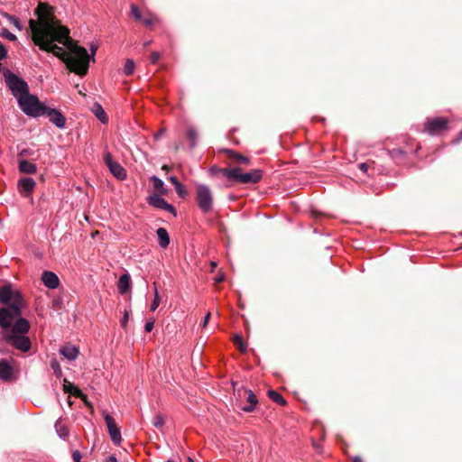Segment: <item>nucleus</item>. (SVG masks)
Listing matches in <instances>:
<instances>
[{"label": "nucleus", "mask_w": 462, "mask_h": 462, "mask_svg": "<svg viewBox=\"0 0 462 462\" xmlns=\"http://www.w3.org/2000/svg\"><path fill=\"white\" fill-rule=\"evenodd\" d=\"M34 14L38 20L29 21L33 43L61 60L69 71L81 77L87 75L88 51L70 38L69 29L55 16L53 7L40 2Z\"/></svg>", "instance_id": "nucleus-1"}, {"label": "nucleus", "mask_w": 462, "mask_h": 462, "mask_svg": "<svg viewBox=\"0 0 462 462\" xmlns=\"http://www.w3.org/2000/svg\"><path fill=\"white\" fill-rule=\"evenodd\" d=\"M0 327H9L12 322L22 317V310L26 307V301L12 283L6 282L0 287Z\"/></svg>", "instance_id": "nucleus-2"}, {"label": "nucleus", "mask_w": 462, "mask_h": 462, "mask_svg": "<svg viewBox=\"0 0 462 462\" xmlns=\"http://www.w3.org/2000/svg\"><path fill=\"white\" fill-rule=\"evenodd\" d=\"M30 328V322L26 319H16L9 327L2 328L4 339L15 349L26 353L32 347V342L27 336Z\"/></svg>", "instance_id": "nucleus-3"}, {"label": "nucleus", "mask_w": 462, "mask_h": 462, "mask_svg": "<svg viewBox=\"0 0 462 462\" xmlns=\"http://www.w3.org/2000/svg\"><path fill=\"white\" fill-rule=\"evenodd\" d=\"M17 102L25 115L32 117L44 116L47 106L42 103L35 95H32L28 92V94L20 97Z\"/></svg>", "instance_id": "nucleus-4"}, {"label": "nucleus", "mask_w": 462, "mask_h": 462, "mask_svg": "<svg viewBox=\"0 0 462 462\" xmlns=\"http://www.w3.org/2000/svg\"><path fill=\"white\" fill-rule=\"evenodd\" d=\"M4 79L13 96L17 99L30 92L27 82L10 69H4Z\"/></svg>", "instance_id": "nucleus-5"}, {"label": "nucleus", "mask_w": 462, "mask_h": 462, "mask_svg": "<svg viewBox=\"0 0 462 462\" xmlns=\"http://www.w3.org/2000/svg\"><path fill=\"white\" fill-rule=\"evenodd\" d=\"M196 201L204 213H208L213 208V193L208 186L199 184L196 187Z\"/></svg>", "instance_id": "nucleus-6"}, {"label": "nucleus", "mask_w": 462, "mask_h": 462, "mask_svg": "<svg viewBox=\"0 0 462 462\" xmlns=\"http://www.w3.org/2000/svg\"><path fill=\"white\" fill-rule=\"evenodd\" d=\"M263 177V171L258 169L252 170L248 172H243L241 167H237L236 177L235 182L242 184H255L261 180Z\"/></svg>", "instance_id": "nucleus-7"}, {"label": "nucleus", "mask_w": 462, "mask_h": 462, "mask_svg": "<svg viewBox=\"0 0 462 462\" xmlns=\"http://www.w3.org/2000/svg\"><path fill=\"white\" fill-rule=\"evenodd\" d=\"M237 395L239 398L245 397L246 399V405H242L240 403L238 407L245 412H252L254 411L255 406L258 403V399L256 395L253 393V391L245 388H241L237 391Z\"/></svg>", "instance_id": "nucleus-8"}, {"label": "nucleus", "mask_w": 462, "mask_h": 462, "mask_svg": "<svg viewBox=\"0 0 462 462\" xmlns=\"http://www.w3.org/2000/svg\"><path fill=\"white\" fill-rule=\"evenodd\" d=\"M104 418L111 440L115 445H119L122 440L121 431L119 427L116 425L115 419L106 411L104 412Z\"/></svg>", "instance_id": "nucleus-9"}, {"label": "nucleus", "mask_w": 462, "mask_h": 462, "mask_svg": "<svg viewBox=\"0 0 462 462\" xmlns=\"http://www.w3.org/2000/svg\"><path fill=\"white\" fill-rule=\"evenodd\" d=\"M162 195L160 194H153L150 196L147 199L149 205L157 208L164 209L176 216L177 212L175 208L172 205L169 204L164 199H162Z\"/></svg>", "instance_id": "nucleus-10"}, {"label": "nucleus", "mask_w": 462, "mask_h": 462, "mask_svg": "<svg viewBox=\"0 0 462 462\" xmlns=\"http://www.w3.org/2000/svg\"><path fill=\"white\" fill-rule=\"evenodd\" d=\"M12 364H15L14 360H0V379L5 382H10L14 378V367Z\"/></svg>", "instance_id": "nucleus-11"}, {"label": "nucleus", "mask_w": 462, "mask_h": 462, "mask_svg": "<svg viewBox=\"0 0 462 462\" xmlns=\"http://www.w3.org/2000/svg\"><path fill=\"white\" fill-rule=\"evenodd\" d=\"M222 152H224L226 155V157L230 160L231 163L236 164V167L249 166L251 164V160L249 157H246L234 150L223 149Z\"/></svg>", "instance_id": "nucleus-12"}, {"label": "nucleus", "mask_w": 462, "mask_h": 462, "mask_svg": "<svg viewBox=\"0 0 462 462\" xmlns=\"http://www.w3.org/2000/svg\"><path fill=\"white\" fill-rule=\"evenodd\" d=\"M50 121L56 125L58 128H64L66 125V117L57 109L46 106L44 112Z\"/></svg>", "instance_id": "nucleus-13"}, {"label": "nucleus", "mask_w": 462, "mask_h": 462, "mask_svg": "<svg viewBox=\"0 0 462 462\" xmlns=\"http://www.w3.org/2000/svg\"><path fill=\"white\" fill-rule=\"evenodd\" d=\"M448 120L442 117H437L428 121L425 124V129L430 134H437L447 128Z\"/></svg>", "instance_id": "nucleus-14"}, {"label": "nucleus", "mask_w": 462, "mask_h": 462, "mask_svg": "<svg viewBox=\"0 0 462 462\" xmlns=\"http://www.w3.org/2000/svg\"><path fill=\"white\" fill-rule=\"evenodd\" d=\"M42 281L49 289H56L60 285V279L53 272L44 271L42 274Z\"/></svg>", "instance_id": "nucleus-15"}, {"label": "nucleus", "mask_w": 462, "mask_h": 462, "mask_svg": "<svg viewBox=\"0 0 462 462\" xmlns=\"http://www.w3.org/2000/svg\"><path fill=\"white\" fill-rule=\"evenodd\" d=\"M18 187L24 196L29 195L35 187V181L32 178H23L19 180Z\"/></svg>", "instance_id": "nucleus-16"}, {"label": "nucleus", "mask_w": 462, "mask_h": 462, "mask_svg": "<svg viewBox=\"0 0 462 462\" xmlns=\"http://www.w3.org/2000/svg\"><path fill=\"white\" fill-rule=\"evenodd\" d=\"M60 352L62 356L70 361L75 360L79 353V348L71 345H67L61 347Z\"/></svg>", "instance_id": "nucleus-17"}, {"label": "nucleus", "mask_w": 462, "mask_h": 462, "mask_svg": "<svg viewBox=\"0 0 462 462\" xmlns=\"http://www.w3.org/2000/svg\"><path fill=\"white\" fill-rule=\"evenodd\" d=\"M131 287V278L128 273H125L120 276L118 282H117V288L121 294L126 293Z\"/></svg>", "instance_id": "nucleus-18"}, {"label": "nucleus", "mask_w": 462, "mask_h": 462, "mask_svg": "<svg viewBox=\"0 0 462 462\" xmlns=\"http://www.w3.org/2000/svg\"><path fill=\"white\" fill-rule=\"evenodd\" d=\"M110 172L118 180H123L126 178L125 170L116 162L108 166Z\"/></svg>", "instance_id": "nucleus-19"}, {"label": "nucleus", "mask_w": 462, "mask_h": 462, "mask_svg": "<svg viewBox=\"0 0 462 462\" xmlns=\"http://www.w3.org/2000/svg\"><path fill=\"white\" fill-rule=\"evenodd\" d=\"M36 165L25 159L19 160V171L25 174H33L36 172Z\"/></svg>", "instance_id": "nucleus-20"}, {"label": "nucleus", "mask_w": 462, "mask_h": 462, "mask_svg": "<svg viewBox=\"0 0 462 462\" xmlns=\"http://www.w3.org/2000/svg\"><path fill=\"white\" fill-rule=\"evenodd\" d=\"M159 240V245L162 248H166L170 244V236L167 230L163 227H159L156 231Z\"/></svg>", "instance_id": "nucleus-21"}, {"label": "nucleus", "mask_w": 462, "mask_h": 462, "mask_svg": "<svg viewBox=\"0 0 462 462\" xmlns=\"http://www.w3.org/2000/svg\"><path fill=\"white\" fill-rule=\"evenodd\" d=\"M150 180L152 182L153 188L157 191L156 194H160V195L167 194V189L164 188L163 181L161 179H159L156 176H152L150 178Z\"/></svg>", "instance_id": "nucleus-22"}, {"label": "nucleus", "mask_w": 462, "mask_h": 462, "mask_svg": "<svg viewBox=\"0 0 462 462\" xmlns=\"http://www.w3.org/2000/svg\"><path fill=\"white\" fill-rule=\"evenodd\" d=\"M217 172L225 176L227 180L235 181L237 167L220 168V170H217Z\"/></svg>", "instance_id": "nucleus-23"}, {"label": "nucleus", "mask_w": 462, "mask_h": 462, "mask_svg": "<svg viewBox=\"0 0 462 462\" xmlns=\"http://www.w3.org/2000/svg\"><path fill=\"white\" fill-rule=\"evenodd\" d=\"M186 137L189 142L190 148H194L199 138L198 131L194 127H189L187 129Z\"/></svg>", "instance_id": "nucleus-24"}, {"label": "nucleus", "mask_w": 462, "mask_h": 462, "mask_svg": "<svg viewBox=\"0 0 462 462\" xmlns=\"http://www.w3.org/2000/svg\"><path fill=\"white\" fill-rule=\"evenodd\" d=\"M93 112L95 114V116L102 122V123H107L108 121V117L105 112V110L103 109V107L101 106V105H99L98 103H95L94 104V106H93Z\"/></svg>", "instance_id": "nucleus-25"}, {"label": "nucleus", "mask_w": 462, "mask_h": 462, "mask_svg": "<svg viewBox=\"0 0 462 462\" xmlns=\"http://www.w3.org/2000/svg\"><path fill=\"white\" fill-rule=\"evenodd\" d=\"M267 394H268V397L274 402H276L280 405H282V406L286 405L287 402H286L285 399L282 396V394H280L276 391L269 390Z\"/></svg>", "instance_id": "nucleus-26"}, {"label": "nucleus", "mask_w": 462, "mask_h": 462, "mask_svg": "<svg viewBox=\"0 0 462 462\" xmlns=\"http://www.w3.org/2000/svg\"><path fill=\"white\" fill-rule=\"evenodd\" d=\"M233 343L236 346V347L241 353L246 352L247 345L244 342L240 335H235L233 337Z\"/></svg>", "instance_id": "nucleus-27"}, {"label": "nucleus", "mask_w": 462, "mask_h": 462, "mask_svg": "<svg viewBox=\"0 0 462 462\" xmlns=\"http://www.w3.org/2000/svg\"><path fill=\"white\" fill-rule=\"evenodd\" d=\"M56 431L58 435L62 438L66 439L69 436V429L67 426L61 424L60 421H57L55 424Z\"/></svg>", "instance_id": "nucleus-28"}, {"label": "nucleus", "mask_w": 462, "mask_h": 462, "mask_svg": "<svg viewBox=\"0 0 462 462\" xmlns=\"http://www.w3.org/2000/svg\"><path fill=\"white\" fill-rule=\"evenodd\" d=\"M134 61L131 59H127L124 67V73L127 76H130L134 73Z\"/></svg>", "instance_id": "nucleus-29"}, {"label": "nucleus", "mask_w": 462, "mask_h": 462, "mask_svg": "<svg viewBox=\"0 0 462 462\" xmlns=\"http://www.w3.org/2000/svg\"><path fill=\"white\" fill-rule=\"evenodd\" d=\"M3 16L6 18L10 23H12L18 30H22L23 27L21 22L17 17L11 15L7 13H4Z\"/></svg>", "instance_id": "nucleus-30"}, {"label": "nucleus", "mask_w": 462, "mask_h": 462, "mask_svg": "<svg viewBox=\"0 0 462 462\" xmlns=\"http://www.w3.org/2000/svg\"><path fill=\"white\" fill-rule=\"evenodd\" d=\"M131 15L136 20V21H142L143 19V15H142V13L140 11V9L138 8L137 5H131Z\"/></svg>", "instance_id": "nucleus-31"}, {"label": "nucleus", "mask_w": 462, "mask_h": 462, "mask_svg": "<svg viewBox=\"0 0 462 462\" xmlns=\"http://www.w3.org/2000/svg\"><path fill=\"white\" fill-rule=\"evenodd\" d=\"M159 305H160V297H159L157 288L155 287L154 288V299L150 307L151 311H154L158 308Z\"/></svg>", "instance_id": "nucleus-32"}, {"label": "nucleus", "mask_w": 462, "mask_h": 462, "mask_svg": "<svg viewBox=\"0 0 462 462\" xmlns=\"http://www.w3.org/2000/svg\"><path fill=\"white\" fill-rule=\"evenodd\" d=\"M51 366L52 370L54 371V374H56V376L60 377L62 374V371H61L60 364L56 360H53L51 363Z\"/></svg>", "instance_id": "nucleus-33"}, {"label": "nucleus", "mask_w": 462, "mask_h": 462, "mask_svg": "<svg viewBox=\"0 0 462 462\" xmlns=\"http://www.w3.org/2000/svg\"><path fill=\"white\" fill-rule=\"evenodd\" d=\"M164 419L162 415L158 414L153 418L152 425L158 429L162 428L164 425Z\"/></svg>", "instance_id": "nucleus-34"}, {"label": "nucleus", "mask_w": 462, "mask_h": 462, "mask_svg": "<svg viewBox=\"0 0 462 462\" xmlns=\"http://www.w3.org/2000/svg\"><path fill=\"white\" fill-rule=\"evenodd\" d=\"M1 36L8 39L11 42H14L17 38L14 34L10 32L7 29L4 28L1 32Z\"/></svg>", "instance_id": "nucleus-35"}, {"label": "nucleus", "mask_w": 462, "mask_h": 462, "mask_svg": "<svg viewBox=\"0 0 462 462\" xmlns=\"http://www.w3.org/2000/svg\"><path fill=\"white\" fill-rule=\"evenodd\" d=\"M76 385L69 382L67 379L63 380V390L65 393H71V391H73Z\"/></svg>", "instance_id": "nucleus-36"}, {"label": "nucleus", "mask_w": 462, "mask_h": 462, "mask_svg": "<svg viewBox=\"0 0 462 462\" xmlns=\"http://www.w3.org/2000/svg\"><path fill=\"white\" fill-rule=\"evenodd\" d=\"M97 50V46L94 45V44H91L90 46V52L91 54L89 55L88 53V68L89 67V61L92 60L93 61H95V55H96V51Z\"/></svg>", "instance_id": "nucleus-37"}, {"label": "nucleus", "mask_w": 462, "mask_h": 462, "mask_svg": "<svg viewBox=\"0 0 462 462\" xmlns=\"http://www.w3.org/2000/svg\"><path fill=\"white\" fill-rule=\"evenodd\" d=\"M73 396L79 398V399H87V395L84 394L81 390L76 386L73 391H71V393Z\"/></svg>", "instance_id": "nucleus-38"}, {"label": "nucleus", "mask_w": 462, "mask_h": 462, "mask_svg": "<svg viewBox=\"0 0 462 462\" xmlns=\"http://www.w3.org/2000/svg\"><path fill=\"white\" fill-rule=\"evenodd\" d=\"M34 153V152L31 149H23L19 153H18V157L21 158V159H23L24 157H27V156H31Z\"/></svg>", "instance_id": "nucleus-39"}, {"label": "nucleus", "mask_w": 462, "mask_h": 462, "mask_svg": "<svg viewBox=\"0 0 462 462\" xmlns=\"http://www.w3.org/2000/svg\"><path fill=\"white\" fill-rule=\"evenodd\" d=\"M175 189H176V191H177L178 195H179L180 198H184V197L186 196V194H187V191H186V189H185L184 186H183L181 183H180V184H179V185H177V186L175 187Z\"/></svg>", "instance_id": "nucleus-40"}, {"label": "nucleus", "mask_w": 462, "mask_h": 462, "mask_svg": "<svg viewBox=\"0 0 462 462\" xmlns=\"http://www.w3.org/2000/svg\"><path fill=\"white\" fill-rule=\"evenodd\" d=\"M104 161L107 167L115 162V161H113L112 154L109 152H106L104 153Z\"/></svg>", "instance_id": "nucleus-41"}, {"label": "nucleus", "mask_w": 462, "mask_h": 462, "mask_svg": "<svg viewBox=\"0 0 462 462\" xmlns=\"http://www.w3.org/2000/svg\"><path fill=\"white\" fill-rule=\"evenodd\" d=\"M153 325H154V320L153 319H150L148 320L146 323H145V326H144V330L146 332H151L153 328Z\"/></svg>", "instance_id": "nucleus-42"}, {"label": "nucleus", "mask_w": 462, "mask_h": 462, "mask_svg": "<svg viewBox=\"0 0 462 462\" xmlns=\"http://www.w3.org/2000/svg\"><path fill=\"white\" fill-rule=\"evenodd\" d=\"M161 58V54L157 51H152V54H151V62L152 63H156Z\"/></svg>", "instance_id": "nucleus-43"}, {"label": "nucleus", "mask_w": 462, "mask_h": 462, "mask_svg": "<svg viewBox=\"0 0 462 462\" xmlns=\"http://www.w3.org/2000/svg\"><path fill=\"white\" fill-rule=\"evenodd\" d=\"M144 25L146 26H152L154 23V19L151 16L143 18L142 21Z\"/></svg>", "instance_id": "nucleus-44"}, {"label": "nucleus", "mask_w": 462, "mask_h": 462, "mask_svg": "<svg viewBox=\"0 0 462 462\" xmlns=\"http://www.w3.org/2000/svg\"><path fill=\"white\" fill-rule=\"evenodd\" d=\"M6 55H7L6 48L3 44H0V60L5 59L6 57Z\"/></svg>", "instance_id": "nucleus-45"}, {"label": "nucleus", "mask_w": 462, "mask_h": 462, "mask_svg": "<svg viewBox=\"0 0 462 462\" xmlns=\"http://www.w3.org/2000/svg\"><path fill=\"white\" fill-rule=\"evenodd\" d=\"M81 457H82L81 453L79 450H75L72 453V458L75 462H80Z\"/></svg>", "instance_id": "nucleus-46"}, {"label": "nucleus", "mask_w": 462, "mask_h": 462, "mask_svg": "<svg viewBox=\"0 0 462 462\" xmlns=\"http://www.w3.org/2000/svg\"><path fill=\"white\" fill-rule=\"evenodd\" d=\"M128 319H129L128 313H127V311H125V313L121 320V325L123 328H125Z\"/></svg>", "instance_id": "nucleus-47"}, {"label": "nucleus", "mask_w": 462, "mask_h": 462, "mask_svg": "<svg viewBox=\"0 0 462 462\" xmlns=\"http://www.w3.org/2000/svg\"><path fill=\"white\" fill-rule=\"evenodd\" d=\"M169 180L174 185V187L180 184V182L178 180L177 177H175V176H171Z\"/></svg>", "instance_id": "nucleus-48"}, {"label": "nucleus", "mask_w": 462, "mask_h": 462, "mask_svg": "<svg viewBox=\"0 0 462 462\" xmlns=\"http://www.w3.org/2000/svg\"><path fill=\"white\" fill-rule=\"evenodd\" d=\"M359 169L363 171V172H366L367 170H368V164L367 163H360L358 165Z\"/></svg>", "instance_id": "nucleus-49"}, {"label": "nucleus", "mask_w": 462, "mask_h": 462, "mask_svg": "<svg viewBox=\"0 0 462 462\" xmlns=\"http://www.w3.org/2000/svg\"><path fill=\"white\" fill-rule=\"evenodd\" d=\"M210 316H211V315H210V312H208V313L205 316L204 320H203V324H202V326H203V327H206V326L208 325V321H209V319H210Z\"/></svg>", "instance_id": "nucleus-50"}, {"label": "nucleus", "mask_w": 462, "mask_h": 462, "mask_svg": "<svg viewBox=\"0 0 462 462\" xmlns=\"http://www.w3.org/2000/svg\"><path fill=\"white\" fill-rule=\"evenodd\" d=\"M106 462H117V458L115 455H111L107 457Z\"/></svg>", "instance_id": "nucleus-51"}, {"label": "nucleus", "mask_w": 462, "mask_h": 462, "mask_svg": "<svg viewBox=\"0 0 462 462\" xmlns=\"http://www.w3.org/2000/svg\"><path fill=\"white\" fill-rule=\"evenodd\" d=\"M217 170H220V168H218V167H217V166H212V167L210 168V172H211L212 174H217V173H218V172H217Z\"/></svg>", "instance_id": "nucleus-52"}, {"label": "nucleus", "mask_w": 462, "mask_h": 462, "mask_svg": "<svg viewBox=\"0 0 462 462\" xmlns=\"http://www.w3.org/2000/svg\"><path fill=\"white\" fill-rule=\"evenodd\" d=\"M223 281H224L223 276H218V277H217V278H216V282H223Z\"/></svg>", "instance_id": "nucleus-53"}, {"label": "nucleus", "mask_w": 462, "mask_h": 462, "mask_svg": "<svg viewBox=\"0 0 462 462\" xmlns=\"http://www.w3.org/2000/svg\"><path fill=\"white\" fill-rule=\"evenodd\" d=\"M352 462H362L361 458L358 457H356L353 458Z\"/></svg>", "instance_id": "nucleus-54"}, {"label": "nucleus", "mask_w": 462, "mask_h": 462, "mask_svg": "<svg viewBox=\"0 0 462 462\" xmlns=\"http://www.w3.org/2000/svg\"><path fill=\"white\" fill-rule=\"evenodd\" d=\"M81 400L84 402V403H85L86 405H88V406H91L90 402L88 401V398H87V399H81Z\"/></svg>", "instance_id": "nucleus-55"}, {"label": "nucleus", "mask_w": 462, "mask_h": 462, "mask_svg": "<svg viewBox=\"0 0 462 462\" xmlns=\"http://www.w3.org/2000/svg\"><path fill=\"white\" fill-rule=\"evenodd\" d=\"M162 169L164 170V171H169L170 170L169 166H167V165H163L162 167Z\"/></svg>", "instance_id": "nucleus-56"}, {"label": "nucleus", "mask_w": 462, "mask_h": 462, "mask_svg": "<svg viewBox=\"0 0 462 462\" xmlns=\"http://www.w3.org/2000/svg\"><path fill=\"white\" fill-rule=\"evenodd\" d=\"M461 140H462V132H460L459 136H458L457 141L458 142V141H461Z\"/></svg>", "instance_id": "nucleus-57"}, {"label": "nucleus", "mask_w": 462, "mask_h": 462, "mask_svg": "<svg viewBox=\"0 0 462 462\" xmlns=\"http://www.w3.org/2000/svg\"><path fill=\"white\" fill-rule=\"evenodd\" d=\"M4 69H5V68H3L2 64L0 63V71H3L4 72Z\"/></svg>", "instance_id": "nucleus-58"}, {"label": "nucleus", "mask_w": 462, "mask_h": 462, "mask_svg": "<svg viewBox=\"0 0 462 462\" xmlns=\"http://www.w3.org/2000/svg\"><path fill=\"white\" fill-rule=\"evenodd\" d=\"M188 462H194V460L192 458L189 457Z\"/></svg>", "instance_id": "nucleus-59"}, {"label": "nucleus", "mask_w": 462, "mask_h": 462, "mask_svg": "<svg viewBox=\"0 0 462 462\" xmlns=\"http://www.w3.org/2000/svg\"><path fill=\"white\" fill-rule=\"evenodd\" d=\"M162 132L158 133V134L155 135V138H158V137H159V135H161V134H162Z\"/></svg>", "instance_id": "nucleus-60"}, {"label": "nucleus", "mask_w": 462, "mask_h": 462, "mask_svg": "<svg viewBox=\"0 0 462 462\" xmlns=\"http://www.w3.org/2000/svg\"><path fill=\"white\" fill-rule=\"evenodd\" d=\"M216 265H217L216 263L213 262L212 263V267H215Z\"/></svg>", "instance_id": "nucleus-61"}]
</instances>
